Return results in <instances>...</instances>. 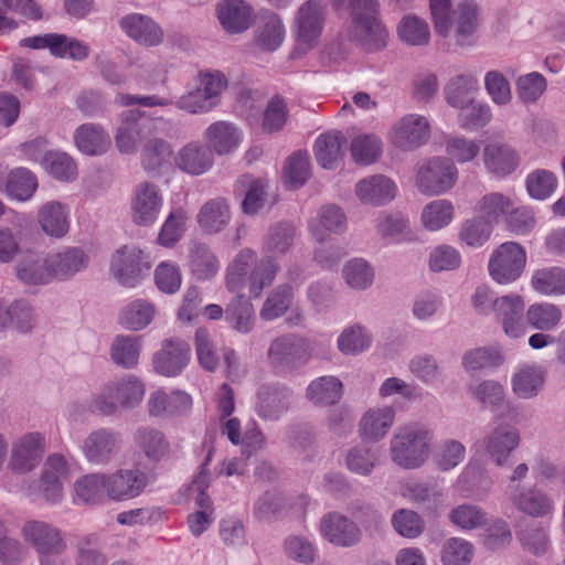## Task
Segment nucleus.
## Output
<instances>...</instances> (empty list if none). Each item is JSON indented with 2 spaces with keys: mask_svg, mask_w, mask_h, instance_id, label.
Returning a JSON list of instances; mask_svg holds the SVG:
<instances>
[{
  "mask_svg": "<svg viewBox=\"0 0 565 565\" xmlns=\"http://www.w3.org/2000/svg\"><path fill=\"white\" fill-rule=\"evenodd\" d=\"M267 355L275 367L292 370L309 361L312 347L308 339L288 333L271 341Z\"/></svg>",
  "mask_w": 565,
  "mask_h": 565,
  "instance_id": "9",
  "label": "nucleus"
},
{
  "mask_svg": "<svg viewBox=\"0 0 565 565\" xmlns=\"http://www.w3.org/2000/svg\"><path fill=\"white\" fill-rule=\"evenodd\" d=\"M223 29L232 34L246 31L252 22V8L243 0H224L217 6Z\"/></svg>",
  "mask_w": 565,
  "mask_h": 565,
  "instance_id": "35",
  "label": "nucleus"
},
{
  "mask_svg": "<svg viewBox=\"0 0 565 565\" xmlns=\"http://www.w3.org/2000/svg\"><path fill=\"white\" fill-rule=\"evenodd\" d=\"M190 360V348L180 339H166L153 356L154 370L164 376H177Z\"/></svg>",
  "mask_w": 565,
  "mask_h": 565,
  "instance_id": "18",
  "label": "nucleus"
},
{
  "mask_svg": "<svg viewBox=\"0 0 565 565\" xmlns=\"http://www.w3.org/2000/svg\"><path fill=\"white\" fill-rule=\"evenodd\" d=\"M256 253L250 248L242 249L226 268L225 286L231 292H242L248 285L254 298L260 297L263 290L270 286L279 270L278 264L271 257L262 258L252 270Z\"/></svg>",
  "mask_w": 565,
  "mask_h": 565,
  "instance_id": "2",
  "label": "nucleus"
},
{
  "mask_svg": "<svg viewBox=\"0 0 565 565\" xmlns=\"http://www.w3.org/2000/svg\"><path fill=\"white\" fill-rule=\"evenodd\" d=\"M392 406L369 408L359 422V435L363 440L377 443L382 440L395 420Z\"/></svg>",
  "mask_w": 565,
  "mask_h": 565,
  "instance_id": "28",
  "label": "nucleus"
},
{
  "mask_svg": "<svg viewBox=\"0 0 565 565\" xmlns=\"http://www.w3.org/2000/svg\"><path fill=\"white\" fill-rule=\"evenodd\" d=\"M320 532L324 540L340 547L354 546L362 537L358 524L339 512H330L321 519Z\"/></svg>",
  "mask_w": 565,
  "mask_h": 565,
  "instance_id": "16",
  "label": "nucleus"
},
{
  "mask_svg": "<svg viewBox=\"0 0 565 565\" xmlns=\"http://www.w3.org/2000/svg\"><path fill=\"white\" fill-rule=\"evenodd\" d=\"M377 462L376 448L363 444L350 448L345 456L347 468L360 476H370Z\"/></svg>",
  "mask_w": 565,
  "mask_h": 565,
  "instance_id": "57",
  "label": "nucleus"
},
{
  "mask_svg": "<svg viewBox=\"0 0 565 565\" xmlns=\"http://www.w3.org/2000/svg\"><path fill=\"white\" fill-rule=\"evenodd\" d=\"M228 86L225 74L218 70L200 71L194 85L174 103L177 108L191 115H202L212 111L221 104L222 94Z\"/></svg>",
  "mask_w": 565,
  "mask_h": 565,
  "instance_id": "5",
  "label": "nucleus"
},
{
  "mask_svg": "<svg viewBox=\"0 0 565 565\" xmlns=\"http://www.w3.org/2000/svg\"><path fill=\"white\" fill-rule=\"evenodd\" d=\"M36 189L38 179L35 174L25 168H17L7 177L6 191L12 199L26 201Z\"/></svg>",
  "mask_w": 565,
  "mask_h": 565,
  "instance_id": "55",
  "label": "nucleus"
},
{
  "mask_svg": "<svg viewBox=\"0 0 565 565\" xmlns=\"http://www.w3.org/2000/svg\"><path fill=\"white\" fill-rule=\"evenodd\" d=\"M41 228L50 236L62 237L70 228L66 206L58 201L44 203L38 212Z\"/></svg>",
  "mask_w": 565,
  "mask_h": 565,
  "instance_id": "41",
  "label": "nucleus"
},
{
  "mask_svg": "<svg viewBox=\"0 0 565 565\" xmlns=\"http://www.w3.org/2000/svg\"><path fill=\"white\" fill-rule=\"evenodd\" d=\"M492 230L493 225L477 214V216L466 220L462 223L459 238L470 247H480L488 242Z\"/></svg>",
  "mask_w": 565,
  "mask_h": 565,
  "instance_id": "63",
  "label": "nucleus"
},
{
  "mask_svg": "<svg viewBox=\"0 0 565 565\" xmlns=\"http://www.w3.org/2000/svg\"><path fill=\"white\" fill-rule=\"evenodd\" d=\"M445 151L452 163L472 161L480 152V143L476 139L463 136H450L445 141Z\"/></svg>",
  "mask_w": 565,
  "mask_h": 565,
  "instance_id": "61",
  "label": "nucleus"
},
{
  "mask_svg": "<svg viewBox=\"0 0 565 565\" xmlns=\"http://www.w3.org/2000/svg\"><path fill=\"white\" fill-rule=\"evenodd\" d=\"M483 163L486 169L499 177L512 173L519 166L520 158L509 145L500 141H490L483 148Z\"/></svg>",
  "mask_w": 565,
  "mask_h": 565,
  "instance_id": "31",
  "label": "nucleus"
},
{
  "mask_svg": "<svg viewBox=\"0 0 565 565\" xmlns=\"http://www.w3.org/2000/svg\"><path fill=\"white\" fill-rule=\"evenodd\" d=\"M355 195L361 203L380 206L391 202L397 193L393 180L383 174H374L360 180L355 184Z\"/></svg>",
  "mask_w": 565,
  "mask_h": 565,
  "instance_id": "25",
  "label": "nucleus"
},
{
  "mask_svg": "<svg viewBox=\"0 0 565 565\" xmlns=\"http://www.w3.org/2000/svg\"><path fill=\"white\" fill-rule=\"evenodd\" d=\"M562 317L561 308L551 302L533 303L525 312L527 324L533 329L545 332L556 329Z\"/></svg>",
  "mask_w": 565,
  "mask_h": 565,
  "instance_id": "49",
  "label": "nucleus"
},
{
  "mask_svg": "<svg viewBox=\"0 0 565 565\" xmlns=\"http://www.w3.org/2000/svg\"><path fill=\"white\" fill-rule=\"evenodd\" d=\"M189 267L198 280L212 279L220 269V263L212 248L201 242H193L189 248Z\"/></svg>",
  "mask_w": 565,
  "mask_h": 565,
  "instance_id": "38",
  "label": "nucleus"
},
{
  "mask_svg": "<svg viewBox=\"0 0 565 565\" xmlns=\"http://www.w3.org/2000/svg\"><path fill=\"white\" fill-rule=\"evenodd\" d=\"M146 387L136 375L127 374L110 380L92 395L89 407L102 416H114L119 409H132L140 405Z\"/></svg>",
  "mask_w": 565,
  "mask_h": 565,
  "instance_id": "4",
  "label": "nucleus"
},
{
  "mask_svg": "<svg viewBox=\"0 0 565 565\" xmlns=\"http://www.w3.org/2000/svg\"><path fill=\"white\" fill-rule=\"evenodd\" d=\"M519 444V430L510 424H499L482 440L488 455L498 466L507 463Z\"/></svg>",
  "mask_w": 565,
  "mask_h": 565,
  "instance_id": "20",
  "label": "nucleus"
},
{
  "mask_svg": "<svg viewBox=\"0 0 565 565\" xmlns=\"http://www.w3.org/2000/svg\"><path fill=\"white\" fill-rule=\"evenodd\" d=\"M343 395V384L335 376H320L307 387V397L315 405L329 406L338 403Z\"/></svg>",
  "mask_w": 565,
  "mask_h": 565,
  "instance_id": "46",
  "label": "nucleus"
},
{
  "mask_svg": "<svg viewBox=\"0 0 565 565\" xmlns=\"http://www.w3.org/2000/svg\"><path fill=\"white\" fill-rule=\"evenodd\" d=\"M292 288L289 285H279L267 296L259 311L263 320L270 321L281 317L291 305Z\"/></svg>",
  "mask_w": 565,
  "mask_h": 565,
  "instance_id": "59",
  "label": "nucleus"
},
{
  "mask_svg": "<svg viewBox=\"0 0 565 565\" xmlns=\"http://www.w3.org/2000/svg\"><path fill=\"white\" fill-rule=\"evenodd\" d=\"M478 89L479 83L475 74L470 72L458 74L445 86V99L451 107L459 108L475 100Z\"/></svg>",
  "mask_w": 565,
  "mask_h": 565,
  "instance_id": "42",
  "label": "nucleus"
},
{
  "mask_svg": "<svg viewBox=\"0 0 565 565\" xmlns=\"http://www.w3.org/2000/svg\"><path fill=\"white\" fill-rule=\"evenodd\" d=\"M349 36L367 51H379L386 46L388 32L379 17L351 20Z\"/></svg>",
  "mask_w": 565,
  "mask_h": 565,
  "instance_id": "26",
  "label": "nucleus"
},
{
  "mask_svg": "<svg viewBox=\"0 0 565 565\" xmlns=\"http://www.w3.org/2000/svg\"><path fill=\"white\" fill-rule=\"evenodd\" d=\"M49 264L53 278L67 279L87 267L88 257L83 249L70 247L49 254Z\"/></svg>",
  "mask_w": 565,
  "mask_h": 565,
  "instance_id": "37",
  "label": "nucleus"
},
{
  "mask_svg": "<svg viewBox=\"0 0 565 565\" xmlns=\"http://www.w3.org/2000/svg\"><path fill=\"white\" fill-rule=\"evenodd\" d=\"M434 30L448 49H466L477 42L480 10L475 0H462L452 6L451 0H429Z\"/></svg>",
  "mask_w": 565,
  "mask_h": 565,
  "instance_id": "1",
  "label": "nucleus"
},
{
  "mask_svg": "<svg viewBox=\"0 0 565 565\" xmlns=\"http://www.w3.org/2000/svg\"><path fill=\"white\" fill-rule=\"evenodd\" d=\"M347 228V216L335 204L320 207L317 217L310 224V232L317 242H324L330 234H340Z\"/></svg>",
  "mask_w": 565,
  "mask_h": 565,
  "instance_id": "34",
  "label": "nucleus"
},
{
  "mask_svg": "<svg viewBox=\"0 0 565 565\" xmlns=\"http://www.w3.org/2000/svg\"><path fill=\"white\" fill-rule=\"evenodd\" d=\"M232 218L228 201L217 196L205 201L199 209L195 221L203 234L216 235L224 231Z\"/></svg>",
  "mask_w": 565,
  "mask_h": 565,
  "instance_id": "23",
  "label": "nucleus"
},
{
  "mask_svg": "<svg viewBox=\"0 0 565 565\" xmlns=\"http://www.w3.org/2000/svg\"><path fill=\"white\" fill-rule=\"evenodd\" d=\"M160 121H163L160 119ZM159 120L140 121V111L122 113L121 121L115 134V145L120 153L131 154L137 151L141 140H146L157 129Z\"/></svg>",
  "mask_w": 565,
  "mask_h": 565,
  "instance_id": "12",
  "label": "nucleus"
},
{
  "mask_svg": "<svg viewBox=\"0 0 565 565\" xmlns=\"http://www.w3.org/2000/svg\"><path fill=\"white\" fill-rule=\"evenodd\" d=\"M77 500L84 503H102L107 499L104 472L85 475L74 483Z\"/></svg>",
  "mask_w": 565,
  "mask_h": 565,
  "instance_id": "54",
  "label": "nucleus"
},
{
  "mask_svg": "<svg viewBox=\"0 0 565 565\" xmlns=\"http://www.w3.org/2000/svg\"><path fill=\"white\" fill-rule=\"evenodd\" d=\"M135 441L151 462H159L171 452V445L164 433L153 427H139L135 433Z\"/></svg>",
  "mask_w": 565,
  "mask_h": 565,
  "instance_id": "36",
  "label": "nucleus"
},
{
  "mask_svg": "<svg viewBox=\"0 0 565 565\" xmlns=\"http://www.w3.org/2000/svg\"><path fill=\"white\" fill-rule=\"evenodd\" d=\"M154 316V307L146 300H135L126 306L120 315V323L130 330H141L146 328Z\"/></svg>",
  "mask_w": 565,
  "mask_h": 565,
  "instance_id": "58",
  "label": "nucleus"
},
{
  "mask_svg": "<svg viewBox=\"0 0 565 565\" xmlns=\"http://www.w3.org/2000/svg\"><path fill=\"white\" fill-rule=\"evenodd\" d=\"M345 138L340 131H328L319 136L313 151L317 162L324 169H334L343 157Z\"/></svg>",
  "mask_w": 565,
  "mask_h": 565,
  "instance_id": "40",
  "label": "nucleus"
},
{
  "mask_svg": "<svg viewBox=\"0 0 565 565\" xmlns=\"http://www.w3.org/2000/svg\"><path fill=\"white\" fill-rule=\"evenodd\" d=\"M512 206L513 202L509 196L500 192H491L479 199L475 211L480 217L494 225L503 215L509 213Z\"/></svg>",
  "mask_w": 565,
  "mask_h": 565,
  "instance_id": "51",
  "label": "nucleus"
},
{
  "mask_svg": "<svg viewBox=\"0 0 565 565\" xmlns=\"http://www.w3.org/2000/svg\"><path fill=\"white\" fill-rule=\"evenodd\" d=\"M76 148L86 156H100L107 152L111 141L105 129L97 124L87 122L78 126L74 131Z\"/></svg>",
  "mask_w": 565,
  "mask_h": 565,
  "instance_id": "32",
  "label": "nucleus"
},
{
  "mask_svg": "<svg viewBox=\"0 0 565 565\" xmlns=\"http://www.w3.org/2000/svg\"><path fill=\"white\" fill-rule=\"evenodd\" d=\"M327 13V6L321 0H307L298 8L294 19L297 50L307 52L317 46Z\"/></svg>",
  "mask_w": 565,
  "mask_h": 565,
  "instance_id": "7",
  "label": "nucleus"
},
{
  "mask_svg": "<svg viewBox=\"0 0 565 565\" xmlns=\"http://www.w3.org/2000/svg\"><path fill=\"white\" fill-rule=\"evenodd\" d=\"M236 294L237 296L226 307V320L237 332L248 333L254 328V307L244 295Z\"/></svg>",
  "mask_w": 565,
  "mask_h": 565,
  "instance_id": "47",
  "label": "nucleus"
},
{
  "mask_svg": "<svg viewBox=\"0 0 565 565\" xmlns=\"http://www.w3.org/2000/svg\"><path fill=\"white\" fill-rule=\"evenodd\" d=\"M163 199L157 184L143 181L136 186L130 209L131 218L139 226L153 224L161 211Z\"/></svg>",
  "mask_w": 565,
  "mask_h": 565,
  "instance_id": "15",
  "label": "nucleus"
},
{
  "mask_svg": "<svg viewBox=\"0 0 565 565\" xmlns=\"http://www.w3.org/2000/svg\"><path fill=\"white\" fill-rule=\"evenodd\" d=\"M203 137L212 152L223 156L239 146L243 134L233 122L218 120L204 130Z\"/></svg>",
  "mask_w": 565,
  "mask_h": 565,
  "instance_id": "29",
  "label": "nucleus"
},
{
  "mask_svg": "<svg viewBox=\"0 0 565 565\" xmlns=\"http://www.w3.org/2000/svg\"><path fill=\"white\" fill-rule=\"evenodd\" d=\"M350 150L354 162L369 166L380 158L382 141L375 135H360L352 140Z\"/></svg>",
  "mask_w": 565,
  "mask_h": 565,
  "instance_id": "60",
  "label": "nucleus"
},
{
  "mask_svg": "<svg viewBox=\"0 0 565 565\" xmlns=\"http://www.w3.org/2000/svg\"><path fill=\"white\" fill-rule=\"evenodd\" d=\"M173 158L172 145L166 139L150 135L141 146L140 163L147 172L169 169Z\"/></svg>",
  "mask_w": 565,
  "mask_h": 565,
  "instance_id": "30",
  "label": "nucleus"
},
{
  "mask_svg": "<svg viewBox=\"0 0 565 565\" xmlns=\"http://www.w3.org/2000/svg\"><path fill=\"white\" fill-rule=\"evenodd\" d=\"M454 216L455 207L452 203L445 199H438L423 207L420 223L427 231L436 232L448 226Z\"/></svg>",
  "mask_w": 565,
  "mask_h": 565,
  "instance_id": "48",
  "label": "nucleus"
},
{
  "mask_svg": "<svg viewBox=\"0 0 565 565\" xmlns=\"http://www.w3.org/2000/svg\"><path fill=\"white\" fill-rule=\"evenodd\" d=\"M256 412L266 420H277L289 407L290 394L285 388L263 386L257 395Z\"/></svg>",
  "mask_w": 565,
  "mask_h": 565,
  "instance_id": "39",
  "label": "nucleus"
},
{
  "mask_svg": "<svg viewBox=\"0 0 565 565\" xmlns=\"http://www.w3.org/2000/svg\"><path fill=\"white\" fill-rule=\"evenodd\" d=\"M310 175V162L307 152L291 154L284 167V181L289 189H298Z\"/></svg>",
  "mask_w": 565,
  "mask_h": 565,
  "instance_id": "62",
  "label": "nucleus"
},
{
  "mask_svg": "<svg viewBox=\"0 0 565 565\" xmlns=\"http://www.w3.org/2000/svg\"><path fill=\"white\" fill-rule=\"evenodd\" d=\"M473 557V546L463 539H448L440 552L441 565H469Z\"/></svg>",
  "mask_w": 565,
  "mask_h": 565,
  "instance_id": "64",
  "label": "nucleus"
},
{
  "mask_svg": "<svg viewBox=\"0 0 565 565\" xmlns=\"http://www.w3.org/2000/svg\"><path fill=\"white\" fill-rule=\"evenodd\" d=\"M399 40L411 46H425L430 40L428 23L415 14H406L397 25Z\"/></svg>",
  "mask_w": 565,
  "mask_h": 565,
  "instance_id": "50",
  "label": "nucleus"
},
{
  "mask_svg": "<svg viewBox=\"0 0 565 565\" xmlns=\"http://www.w3.org/2000/svg\"><path fill=\"white\" fill-rule=\"evenodd\" d=\"M174 166L190 175H202L214 164V157L207 145L191 141L182 146L173 158Z\"/></svg>",
  "mask_w": 565,
  "mask_h": 565,
  "instance_id": "22",
  "label": "nucleus"
},
{
  "mask_svg": "<svg viewBox=\"0 0 565 565\" xmlns=\"http://www.w3.org/2000/svg\"><path fill=\"white\" fill-rule=\"evenodd\" d=\"M151 263L136 246H122L113 256L111 273L118 282L134 287L149 271Z\"/></svg>",
  "mask_w": 565,
  "mask_h": 565,
  "instance_id": "11",
  "label": "nucleus"
},
{
  "mask_svg": "<svg viewBox=\"0 0 565 565\" xmlns=\"http://www.w3.org/2000/svg\"><path fill=\"white\" fill-rule=\"evenodd\" d=\"M430 126L425 116L408 114L399 118L391 128L390 138L394 146L411 151L427 142Z\"/></svg>",
  "mask_w": 565,
  "mask_h": 565,
  "instance_id": "13",
  "label": "nucleus"
},
{
  "mask_svg": "<svg viewBox=\"0 0 565 565\" xmlns=\"http://www.w3.org/2000/svg\"><path fill=\"white\" fill-rule=\"evenodd\" d=\"M526 266V252L519 243L505 242L491 254L488 263L490 277L499 285L516 281Z\"/></svg>",
  "mask_w": 565,
  "mask_h": 565,
  "instance_id": "8",
  "label": "nucleus"
},
{
  "mask_svg": "<svg viewBox=\"0 0 565 565\" xmlns=\"http://www.w3.org/2000/svg\"><path fill=\"white\" fill-rule=\"evenodd\" d=\"M433 439V431L422 423L401 425L390 440L391 459L403 469H417L428 459Z\"/></svg>",
  "mask_w": 565,
  "mask_h": 565,
  "instance_id": "3",
  "label": "nucleus"
},
{
  "mask_svg": "<svg viewBox=\"0 0 565 565\" xmlns=\"http://www.w3.org/2000/svg\"><path fill=\"white\" fill-rule=\"evenodd\" d=\"M508 499L518 511L532 518H545L554 511L553 500L535 486L524 489L514 487Z\"/></svg>",
  "mask_w": 565,
  "mask_h": 565,
  "instance_id": "24",
  "label": "nucleus"
},
{
  "mask_svg": "<svg viewBox=\"0 0 565 565\" xmlns=\"http://www.w3.org/2000/svg\"><path fill=\"white\" fill-rule=\"evenodd\" d=\"M457 180L455 163L445 157H435L418 166L415 185L422 194L437 196L450 191Z\"/></svg>",
  "mask_w": 565,
  "mask_h": 565,
  "instance_id": "6",
  "label": "nucleus"
},
{
  "mask_svg": "<svg viewBox=\"0 0 565 565\" xmlns=\"http://www.w3.org/2000/svg\"><path fill=\"white\" fill-rule=\"evenodd\" d=\"M122 435L109 427L93 429L81 446L85 459L93 465H108L122 448Z\"/></svg>",
  "mask_w": 565,
  "mask_h": 565,
  "instance_id": "10",
  "label": "nucleus"
},
{
  "mask_svg": "<svg viewBox=\"0 0 565 565\" xmlns=\"http://www.w3.org/2000/svg\"><path fill=\"white\" fill-rule=\"evenodd\" d=\"M121 30L145 46H157L163 41L162 29L148 15L130 13L119 20Z\"/></svg>",
  "mask_w": 565,
  "mask_h": 565,
  "instance_id": "27",
  "label": "nucleus"
},
{
  "mask_svg": "<svg viewBox=\"0 0 565 565\" xmlns=\"http://www.w3.org/2000/svg\"><path fill=\"white\" fill-rule=\"evenodd\" d=\"M9 10L15 11L31 20L42 18L41 8L33 0H0V33H8L18 26V23L7 17Z\"/></svg>",
  "mask_w": 565,
  "mask_h": 565,
  "instance_id": "53",
  "label": "nucleus"
},
{
  "mask_svg": "<svg viewBox=\"0 0 565 565\" xmlns=\"http://www.w3.org/2000/svg\"><path fill=\"white\" fill-rule=\"evenodd\" d=\"M285 26L280 18L273 12L260 15L256 29V43L265 51H275L285 39Z\"/></svg>",
  "mask_w": 565,
  "mask_h": 565,
  "instance_id": "44",
  "label": "nucleus"
},
{
  "mask_svg": "<svg viewBox=\"0 0 565 565\" xmlns=\"http://www.w3.org/2000/svg\"><path fill=\"white\" fill-rule=\"evenodd\" d=\"M24 542L36 553L55 547H67L62 531L52 523L41 520H28L21 527Z\"/></svg>",
  "mask_w": 565,
  "mask_h": 565,
  "instance_id": "17",
  "label": "nucleus"
},
{
  "mask_svg": "<svg viewBox=\"0 0 565 565\" xmlns=\"http://www.w3.org/2000/svg\"><path fill=\"white\" fill-rule=\"evenodd\" d=\"M106 497L110 501L122 502L140 495L148 484V477L139 469H119L104 473Z\"/></svg>",
  "mask_w": 565,
  "mask_h": 565,
  "instance_id": "14",
  "label": "nucleus"
},
{
  "mask_svg": "<svg viewBox=\"0 0 565 565\" xmlns=\"http://www.w3.org/2000/svg\"><path fill=\"white\" fill-rule=\"evenodd\" d=\"M42 167L54 179L70 182L77 178V166L66 152L47 151L43 154Z\"/></svg>",
  "mask_w": 565,
  "mask_h": 565,
  "instance_id": "52",
  "label": "nucleus"
},
{
  "mask_svg": "<svg viewBox=\"0 0 565 565\" xmlns=\"http://www.w3.org/2000/svg\"><path fill=\"white\" fill-rule=\"evenodd\" d=\"M493 312L508 337L516 339L525 334L523 323L524 300L520 295L512 294L499 297Z\"/></svg>",
  "mask_w": 565,
  "mask_h": 565,
  "instance_id": "21",
  "label": "nucleus"
},
{
  "mask_svg": "<svg viewBox=\"0 0 565 565\" xmlns=\"http://www.w3.org/2000/svg\"><path fill=\"white\" fill-rule=\"evenodd\" d=\"M44 450L45 438L41 433L32 431L23 435L12 448V469L20 473L29 472L39 463Z\"/></svg>",
  "mask_w": 565,
  "mask_h": 565,
  "instance_id": "19",
  "label": "nucleus"
},
{
  "mask_svg": "<svg viewBox=\"0 0 565 565\" xmlns=\"http://www.w3.org/2000/svg\"><path fill=\"white\" fill-rule=\"evenodd\" d=\"M17 275L28 285H44L53 279L49 255H25L17 265Z\"/></svg>",
  "mask_w": 565,
  "mask_h": 565,
  "instance_id": "43",
  "label": "nucleus"
},
{
  "mask_svg": "<svg viewBox=\"0 0 565 565\" xmlns=\"http://www.w3.org/2000/svg\"><path fill=\"white\" fill-rule=\"evenodd\" d=\"M532 288L543 296L565 295V269L558 266L543 267L533 271Z\"/></svg>",
  "mask_w": 565,
  "mask_h": 565,
  "instance_id": "45",
  "label": "nucleus"
},
{
  "mask_svg": "<svg viewBox=\"0 0 565 565\" xmlns=\"http://www.w3.org/2000/svg\"><path fill=\"white\" fill-rule=\"evenodd\" d=\"M545 380L546 372L541 365L524 364L512 376V391L520 398H534L543 390Z\"/></svg>",
  "mask_w": 565,
  "mask_h": 565,
  "instance_id": "33",
  "label": "nucleus"
},
{
  "mask_svg": "<svg viewBox=\"0 0 565 565\" xmlns=\"http://www.w3.org/2000/svg\"><path fill=\"white\" fill-rule=\"evenodd\" d=\"M140 348L138 337L118 335L111 344L110 358L116 365L132 369L138 364Z\"/></svg>",
  "mask_w": 565,
  "mask_h": 565,
  "instance_id": "56",
  "label": "nucleus"
}]
</instances>
